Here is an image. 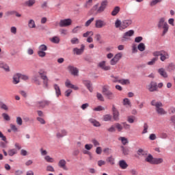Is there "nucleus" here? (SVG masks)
Returning a JSON list of instances; mask_svg holds the SVG:
<instances>
[{"mask_svg": "<svg viewBox=\"0 0 175 175\" xmlns=\"http://www.w3.org/2000/svg\"><path fill=\"white\" fill-rule=\"evenodd\" d=\"M132 20L131 19H126L122 22L120 19H117L115 22V27L116 28H119L120 31H124V29H126L128 27L132 25Z\"/></svg>", "mask_w": 175, "mask_h": 175, "instance_id": "obj_1", "label": "nucleus"}, {"mask_svg": "<svg viewBox=\"0 0 175 175\" xmlns=\"http://www.w3.org/2000/svg\"><path fill=\"white\" fill-rule=\"evenodd\" d=\"M152 106H154L156 107V111L159 113V116H165L167 112L163 109V104L161 102H157L155 100H152L150 103Z\"/></svg>", "mask_w": 175, "mask_h": 175, "instance_id": "obj_2", "label": "nucleus"}, {"mask_svg": "<svg viewBox=\"0 0 175 175\" xmlns=\"http://www.w3.org/2000/svg\"><path fill=\"white\" fill-rule=\"evenodd\" d=\"M108 5L109 1L107 0H103V1H101L100 6L99 4H96L93 6L92 10H96V13L98 14L103 13V12L106 10V8H107Z\"/></svg>", "mask_w": 175, "mask_h": 175, "instance_id": "obj_3", "label": "nucleus"}, {"mask_svg": "<svg viewBox=\"0 0 175 175\" xmlns=\"http://www.w3.org/2000/svg\"><path fill=\"white\" fill-rule=\"evenodd\" d=\"M157 27L159 29L163 28L162 36H165V35L167 33V31H169V25L165 21V18H161L159 19Z\"/></svg>", "mask_w": 175, "mask_h": 175, "instance_id": "obj_4", "label": "nucleus"}, {"mask_svg": "<svg viewBox=\"0 0 175 175\" xmlns=\"http://www.w3.org/2000/svg\"><path fill=\"white\" fill-rule=\"evenodd\" d=\"M102 92L105 98H107V99H109V100H113V99L116 98V96H114V93H113V92H111V90L109 89V86H104L103 88Z\"/></svg>", "mask_w": 175, "mask_h": 175, "instance_id": "obj_5", "label": "nucleus"}, {"mask_svg": "<svg viewBox=\"0 0 175 175\" xmlns=\"http://www.w3.org/2000/svg\"><path fill=\"white\" fill-rule=\"evenodd\" d=\"M38 75H40L41 79L43 80L44 87L47 88L49 87V78L47 77V72L43 70H40L38 72Z\"/></svg>", "mask_w": 175, "mask_h": 175, "instance_id": "obj_6", "label": "nucleus"}, {"mask_svg": "<svg viewBox=\"0 0 175 175\" xmlns=\"http://www.w3.org/2000/svg\"><path fill=\"white\" fill-rule=\"evenodd\" d=\"M122 58V53L120 52L115 55V56L110 60V65H117V63L120 59Z\"/></svg>", "mask_w": 175, "mask_h": 175, "instance_id": "obj_7", "label": "nucleus"}, {"mask_svg": "<svg viewBox=\"0 0 175 175\" xmlns=\"http://www.w3.org/2000/svg\"><path fill=\"white\" fill-rule=\"evenodd\" d=\"M59 27H61V28H64L65 27H69L70 25H72V19L70 18L62 19L59 23Z\"/></svg>", "mask_w": 175, "mask_h": 175, "instance_id": "obj_8", "label": "nucleus"}, {"mask_svg": "<svg viewBox=\"0 0 175 175\" xmlns=\"http://www.w3.org/2000/svg\"><path fill=\"white\" fill-rule=\"evenodd\" d=\"M50 105V101L47 100H42L40 101L36 102V107H39L40 109H44V107L49 106Z\"/></svg>", "mask_w": 175, "mask_h": 175, "instance_id": "obj_9", "label": "nucleus"}, {"mask_svg": "<svg viewBox=\"0 0 175 175\" xmlns=\"http://www.w3.org/2000/svg\"><path fill=\"white\" fill-rule=\"evenodd\" d=\"M148 90L150 92H154V91H158V85L156 82L152 81L148 85Z\"/></svg>", "mask_w": 175, "mask_h": 175, "instance_id": "obj_10", "label": "nucleus"}, {"mask_svg": "<svg viewBox=\"0 0 175 175\" xmlns=\"http://www.w3.org/2000/svg\"><path fill=\"white\" fill-rule=\"evenodd\" d=\"M106 25L107 23L102 19H98L95 21V27L97 29L103 28L104 27H106Z\"/></svg>", "mask_w": 175, "mask_h": 175, "instance_id": "obj_11", "label": "nucleus"}, {"mask_svg": "<svg viewBox=\"0 0 175 175\" xmlns=\"http://www.w3.org/2000/svg\"><path fill=\"white\" fill-rule=\"evenodd\" d=\"M98 66L100 69H103V70H110V69H111L110 66H106V61L99 62Z\"/></svg>", "mask_w": 175, "mask_h": 175, "instance_id": "obj_12", "label": "nucleus"}, {"mask_svg": "<svg viewBox=\"0 0 175 175\" xmlns=\"http://www.w3.org/2000/svg\"><path fill=\"white\" fill-rule=\"evenodd\" d=\"M84 49H85V46L84 44L81 45V49L79 48H74L73 53L77 55H81L82 53H84Z\"/></svg>", "mask_w": 175, "mask_h": 175, "instance_id": "obj_13", "label": "nucleus"}, {"mask_svg": "<svg viewBox=\"0 0 175 175\" xmlns=\"http://www.w3.org/2000/svg\"><path fill=\"white\" fill-rule=\"evenodd\" d=\"M134 34H135V31H133V30H129V31L125 32L123 34L122 40H128V39H129V38H131V36H133Z\"/></svg>", "mask_w": 175, "mask_h": 175, "instance_id": "obj_14", "label": "nucleus"}, {"mask_svg": "<svg viewBox=\"0 0 175 175\" xmlns=\"http://www.w3.org/2000/svg\"><path fill=\"white\" fill-rule=\"evenodd\" d=\"M68 70H70L71 75L73 76H79V69L73 66H68Z\"/></svg>", "mask_w": 175, "mask_h": 175, "instance_id": "obj_15", "label": "nucleus"}, {"mask_svg": "<svg viewBox=\"0 0 175 175\" xmlns=\"http://www.w3.org/2000/svg\"><path fill=\"white\" fill-rule=\"evenodd\" d=\"M65 85L67 87V88H72V90H75V91H77L79 90V87L72 84L69 79L66 81Z\"/></svg>", "mask_w": 175, "mask_h": 175, "instance_id": "obj_16", "label": "nucleus"}, {"mask_svg": "<svg viewBox=\"0 0 175 175\" xmlns=\"http://www.w3.org/2000/svg\"><path fill=\"white\" fill-rule=\"evenodd\" d=\"M58 166L63 170H68V167H66V161L65 159H61L59 161Z\"/></svg>", "mask_w": 175, "mask_h": 175, "instance_id": "obj_17", "label": "nucleus"}, {"mask_svg": "<svg viewBox=\"0 0 175 175\" xmlns=\"http://www.w3.org/2000/svg\"><path fill=\"white\" fill-rule=\"evenodd\" d=\"M160 59L162 62H164L166 59H169V53L167 51H162Z\"/></svg>", "mask_w": 175, "mask_h": 175, "instance_id": "obj_18", "label": "nucleus"}, {"mask_svg": "<svg viewBox=\"0 0 175 175\" xmlns=\"http://www.w3.org/2000/svg\"><path fill=\"white\" fill-rule=\"evenodd\" d=\"M20 73H16L13 75L12 77V83L14 84H18V83H20Z\"/></svg>", "mask_w": 175, "mask_h": 175, "instance_id": "obj_19", "label": "nucleus"}, {"mask_svg": "<svg viewBox=\"0 0 175 175\" xmlns=\"http://www.w3.org/2000/svg\"><path fill=\"white\" fill-rule=\"evenodd\" d=\"M157 72L160 76L162 77H164V79H167V72H166V70H165V68H161L157 70Z\"/></svg>", "mask_w": 175, "mask_h": 175, "instance_id": "obj_20", "label": "nucleus"}, {"mask_svg": "<svg viewBox=\"0 0 175 175\" xmlns=\"http://www.w3.org/2000/svg\"><path fill=\"white\" fill-rule=\"evenodd\" d=\"M0 68L6 72H10V67L3 61H0Z\"/></svg>", "mask_w": 175, "mask_h": 175, "instance_id": "obj_21", "label": "nucleus"}, {"mask_svg": "<svg viewBox=\"0 0 175 175\" xmlns=\"http://www.w3.org/2000/svg\"><path fill=\"white\" fill-rule=\"evenodd\" d=\"M112 111H113V120H115V121H118V120H119L118 117H120V113L116 109L115 107H113Z\"/></svg>", "mask_w": 175, "mask_h": 175, "instance_id": "obj_22", "label": "nucleus"}, {"mask_svg": "<svg viewBox=\"0 0 175 175\" xmlns=\"http://www.w3.org/2000/svg\"><path fill=\"white\" fill-rule=\"evenodd\" d=\"M120 10H121V8H120V6H116L111 12V16H116L118 13H120Z\"/></svg>", "mask_w": 175, "mask_h": 175, "instance_id": "obj_23", "label": "nucleus"}, {"mask_svg": "<svg viewBox=\"0 0 175 175\" xmlns=\"http://www.w3.org/2000/svg\"><path fill=\"white\" fill-rule=\"evenodd\" d=\"M89 122H90V124H92L94 126H100V123L94 118L89 119Z\"/></svg>", "mask_w": 175, "mask_h": 175, "instance_id": "obj_24", "label": "nucleus"}, {"mask_svg": "<svg viewBox=\"0 0 175 175\" xmlns=\"http://www.w3.org/2000/svg\"><path fill=\"white\" fill-rule=\"evenodd\" d=\"M36 3V0H28L25 2V6H27L28 8H32L33 5Z\"/></svg>", "mask_w": 175, "mask_h": 175, "instance_id": "obj_25", "label": "nucleus"}, {"mask_svg": "<svg viewBox=\"0 0 175 175\" xmlns=\"http://www.w3.org/2000/svg\"><path fill=\"white\" fill-rule=\"evenodd\" d=\"M119 166L121 169L125 170L128 167V163L124 160H120L119 161Z\"/></svg>", "mask_w": 175, "mask_h": 175, "instance_id": "obj_26", "label": "nucleus"}, {"mask_svg": "<svg viewBox=\"0 0 175 175\" xmlns=\"http://www.w3.org/2000/svg\"><path fill=\"white\" fill-rule=\"evenodd\" d=\"M53 88L55 91V94H56L57 96L58 97V96H61V88H59V86L57 84H54Z\"/></svg>", "mask_w": 175, "mask_h": 175, "instance_id": "obj_27", "label": "nucleus"}, {"mask_svg": "<svg viewBox=\"0 0 175 175\" xmlns=\"http://www.w3.org/2000/svg\"><path fill=\"white\" fill-rule=\"evenodd\" d=\"M83 84L87 87L88 90H89L90 92H92V85L91 84V81H83Z\"/></svg>", "mask_w": 175, "mask_h": 175, "instance_id": "obj_28", "label": "nucleus"}, {"mask_svg": "<svg viewBox=\"0 0 175 175\" xmlns=\"http://www.w3.org/2000/svg\"><path fill=\"white\" fill-rule=\"evenodd\" d=\"M68 135V133L65 130H62L59 133H57V137L58 139H60V137H64V136H66Z\"/></svg>", "mask_w": 175, "mask_h": 175, "instance_id": "obj_29", "label": "nucleus"}, {"mask_svg": "<svg viewBox=\"0 0 175 175\" xmlns=\"http://www.w3.org/2000/svg\"><path fill=\"white\" fill-rule=\"evenodd\" d=\"M146 162H148L151 165H153L154 163V157L151 154H148V157L145 159Z\"/></svg>", "mask_w": 175, "mask_h": 175, "instance_id": "obj_30", "label": "nucleus"}, {"mask_svg": "<svg viewBox=\"0 0 175 175\" xmlns=\"http://www.w3.org/2000/svg\"><path fill=\"white\" fill-rule=\"evenodd\" d=\"M33 80L37 85H40L42 84V81H40V77L38 75L33 77Z\"/></svg>", "mask_w": 175, "mask_h": 175, "instance_id": "obj_31", "label": "nucleus"}, {"mask_svg": "<svg viewBox=\"0 0 175 175\" xmlns=\"http://www.w3.org/2000/svg\"><path fill=\"white\" fill-rule=\"evenodd\" d=\"M28 27L29 28H36V24H35V21H33V19H30L28 21Z\"/></svg>", "mask_w": 175, "mask_h": 175, "instance_id": "obj_32", "label": "nucleus"}, {"mask_svg": "<svg viewBox=\"0 0 175 175\" xmlns=\"http://www.w3.org/2000/svg\"><path fill=\"white\" fill-rule=\"evenodd\" d=\"M120 84H122V85H126L131 84V81L129 79H120L119 81Z\"/></svg>", "mask_w": 175, "mask_h": 175, "instance_id": "obj_33", "label": "nucleus"}, {"mask_svg": "<svg viewBox=\"0 0 175 175\" xmlns=\"http://www.w3.org/2000/svg\"><path fill=\"white\" fill-rule=\"evenodd\" d=\"M162 162H163V159L162 158L153 159V165H159V163H162Z\"/></svg>", "mask_w": 175, "mask_h": 175, "instance_id": "obj_34", "label": "nucleus"}, {"mask_svg": "<svg viewBox=\"0 0 175 175\" xmlns=\"http://www.w3.org/2000/svg\"><path fill=\"white\" fill-rule=\"evenodd\" d=\"M107 131L109 133H114V132H116V124L111 125L110 127L107 129Z\"/></svg>", "mask_w": 175, "mask_h": 175, "instance_id": "obj_35", "label": "nucleus"}, {"mask_svg": "<svg viewBox=\"0 0 175 175\" xmlns=\"http://www.w3.org/2000/svg\"><path fill=\"white\" fill-rule=\"evenodd\" d=\"M83 6L85 9H90L92 6V0H88Z\"/></svg>", "mask_w": 175, "mask_h": 175, "instance_id": "obj_36", "label": "nucleus"}, {"mask_svg": "<svg viewBox=\"0 0 175 175\" xmlns=\"http://www.w3.org/2000/svg\"><path fill=\"white\" fill-rule=\"evenodd\" d=\"M137 49L139 51H144V50H146V45L144 43L141 42L138 44Z\"/></svg>", "mask_w": 175, "mask_h": 175, "instance_id": "obj_37", "label": "nucleus"}, {"mask_svg": "<svg viewBox=\"0 0 175 175\" xmlns=\"http://www.w3.org/2000/svg\"><path fill=\"white\" fill-rule=\"evenodd\" d=\"M94 20H95V18H94V17L90 18L89 20H88L85 23V27H90V25H91V24H92V23H94Z\"/></svg>", "mask_w": 175, "mask_h": 175, "instance_id": "obj_38", "label": "nucleus"}, {"mask_svg": "<svg viewBox=\"0 0 175 175\" xmlns=\"http://www.w3.org/2000/svg\"><path fill=\"white\" fill-rule=\"evenodd\" d=\"M90 36H94V31H86L83 34V38H90Z\"/></svg>", "mask_w": 175, "mask_h": 175, "instance_id": "obj_39", "label": "nucleus"}, {"mask_svg": "<svg viewBox=\"0 0 175 175\" xmlns=\"http://www.w3.org/2000/svg\"><path fill=\"white\" fill-rule=\"evenodd\" d=\"M96 98L98 100H100V102H105V97H103V95H102V94L97 92Z\"/></svg>", "mask_w": 175, "mask_h": 175, "instance_id": "obj_40", "label": "nucleus"}, {"mask_svg": "<svg viewBox=\"0 0 175 175\" xmlns=\"http://www.w3.org/2000/svg\"><path fill=\"white\" fill-rule=\"evenodd\" d=\"M119 140H121L122 144L125 146L126 144H128L129 142L128 141V139H126L125 137H120Z\"/></svg>", "mask_w": 175, "mask_h": 175, "instance_id": "obj_41", "label": "nucleus"}, {"mask_svg": "<svg viewBox=\"0 0 175 175\" xmlns=\"http://www.w3.org/2000/svg\"><path fill=\"white\" fill-rule=\"evenodd\" d=\"M71 44H79L80 43V40L77 38H72L70 40Z\"/></svg>", "mask_w": 175, "mask_h": 175, "instance_id": "obj_42", "label": "nucleus"}, {"mask_svg": "<svg viewBox=\"0 0 175 175\" xmlns=\"http://www.w3.org/2000/svg\"><path fill=\"white\" fill-rule=\"evenodd\" d=\"M115 128H116V129H117L118 131V132H121V131H122V129H124V127L120 123H116Z\"/></svg>", "mask_w": 175, "mask_h": 175, "instance_id": "obj_43", "label": "nucleus"}, {"mask_svg": "<svg viewBox=\"0 0 175 175\" xmlns=\"http://www.w3.org/2000/svg\"><path fill=\"white\" fill-rule=\"evenodd\" d=\"M45 161H46L47 162H49V163H54L55 160L54 159H53L52 157H51L50 156L47 155L44 157Z\"/></svg>", "mask_w": 175, "mask_h": 175, "instance_id": "obj_44", "label": "nucleus"}, {"mask_svg": "<svg viewBox=\"0 0 175 175\" xmlns=\"http://www.w3.org/2000/svg\"><path fill=\"white\" fill-rule=\"evenodd\" d=\"M17 154V150L16 149H11L8 150V155L10 157H13V155H16Z\"/></svg>", "mask_w": 175, "mask_h": 175, "instance_id": "obj_45", "label": "nucleus"}, {"mask_svg": "<svg viewBox=\"0 0 175 175\" xmlns=\"http://www.w3.org/2000/svg\"><path fill=\"white\" fill-rule=\"evenodd\" d=\"M51 41L52 42V43H55L57 44L59 43V37H58V36L53 37L51 38Z\"/></svg>", "mask_w": 175, "mask_h": 175, "instance_id": "obj_46", "label": "nucleus"}, {"mask_svg": "<svg viewBox=\"0 0 175 175\" xmlns=\"http://www.w3.org/2000/svg\"><path fill=\"white\" fill-rule=\"evenodd\" d=\"M103 121H111V115H109V114L105 115L103 117Z\"/></svg>", "mask_w": 175, "mask_h": 175, "instance_id": "obj_47", "label": "nucleus"}, {"mask_svg": "<svg viewBox=\"0 0 175 175\" xmlns=\"http://www.w3.org/2000/svg\"><path fill=\"white\" fill-rule=\"evenodd\" d=\"M162 0H152L150 3V6H155L157 3H161Z\"/></svg>", "mask_w": 175, "mask_h": 175, "instance_id": "obj_48", "label": "nucleus"}, {"mask_svg": "<svg viewBox=\"0 0 175 175\" xmlns=\"http://www.w3.org/2000/svg\"><path fill=\"white\" fill-rule=\"evenodd\" d=\"M107 162H108V163H110V165H114V158H113V157H108L107 159Z\"/></svg>", "mask_w": 175, "mask_h": 175, "instance_id": "obj_49", "label": "nucleus"}, {"mask_svg": "<svg viewBox=\"0 0 175 175\" xmlns=\"http://www.w3.org/2000/svg\"><path fill=\"white\" fill-rule=\"evenodd\" d=\"M156 61H158V57H154L153 59H151V61L148 62L147 64L149 66H152L155 64Z\"/></svg>", "mask_w": 175, "mask_h": 175, "instance_id": "obj_50", "label": "nucleus"}, {"mask_svg": "<svg viewBox=\"0 0 175 175\" xmlns=\"http://www.w3.org/2000/svg\"><path fill=\"white\" fill-rule=\"evenodd\" d=\"M148 124L147 123H145L144 124V130L142 131V134L144 135V133H147L148 131Z\"/></svg>", "mask_w": 175, "mask_h": 175, "instance_id": "obj_51", "label": "nucleus"}, {"mask_svg": "<svg viewBox=\"0 0 175 175\" xmlns=\"http://www.w3.org/2000/svg\"><path fill=\"white\" fill-rule=\"evenodd\" d=\"M39 51H46L47 50V46L44 45V44H42L39 46Z\"/></svg>", "mask_w": 175, "mask_h": 175, "instance_id": "obj_52", "label": "nucleus"}, {"mask_svg": "<svg viewBox=\"0 0 175 175\" xmlns=\"http://www.w3.org/2000/svg\"><path fill=\"white\" fill-rule=\"evenodd\" d=\"M94 111H102L103 110H105V107L102 106H98L93 109Z\"/></svg>", "mask_w": 175, "mask_h": 175, "instance_id": "obj_53", "label": "nucleus"}, {"mask_svg": "<svg viewBox=\"0 0 175 175\" xmlns=\"http://www.w3.org/2000/svg\"><path fill=\"white\" fill-rule=\"evenodd\" d=\"M135 120H136V117L135 116H130L128 118V122L130 124H133L135 122Z\"/></svg>", "mask_w": 175, "mask_h": 175, "instance_id": "obj_54", "label": "nucleus"}, {"mask_svg": "<svg viewBox=\"0 0 175 175\" xmlns=\"http://www.w3.org/2000/svg\"><path fill=\"white\" fill-rule=\"evenodd\" d=\"M38 55H39V57H40L41 58H43L44 57H46V52L43 51H38Z\"/></svg>", "mask_w": 175, "mask_h": 175, "instance_id": "obj_55", "label": "nucleus"}, {"mask_svg": "<svg viewBox=\"0 0 175 175\" xmlns=\"http://www.w3.org/2000/svg\"><path fill=\"white\" fill-rule=\"evenodd\" d=\"M79 29H81V26H77L72 30V33H77V32H79Z\"/></svg>", "mask_w": 175, "mask_h": 175, "instance_id": "obj_56", "label": "nucleus"}, {"mask_svg": "<svg viewBox=\"0 0 175 175\" xmlns=\"http://www.w3.org/2000/svg\"><path fill=\"white\" fill-rule=\"evenodd\" d=\"M16 124L19 126L23 125V119L21 118V117L16 118Z\"/></svg>", "mask_w": 175, "mask_h": 175, "instance_id": "obj_57", "label": "nucleus"}, {"mask_svg": "<svg viewBox=\"0 0 175 175\" xmlns=\"http://www.w3.org/2000/svg\"><path fill=\"white\" fill-rule=\"evenodd\" d=\"M92 143L94 144V147H98V146H100L99 142L95 139L92 140Z\"/></svg>", "mask_w": 175, "mask_h": 175, "instance_id": "obj_58", "label": "nucleus"}, {"mask_svg": "<svg viewBox=\"0 0 175 175\" xmlns=\"http://www.w3.org/2000/svg\"><path fill=\"white\" fill-rule=\"evenodd\" d=\"M2 117L4 118L5 121H10V116H9L8 113H3Z\"/></svg>", "mask_w": 175, "mask_h": 175, "instance_id": "obj_59", "label": "nucleus"}, {"mask_svg": "<svg viewBox=\"0 0 175 175\" xmlns=\"http://www.w3.org/2000/svg\"><path fill=\"white\" fill-rule=\"evenodd\" d=\"M46 172H55V170H54V167L52 165H47L46 166Z\"/></svg>", "mask_w": 175, "mask_h": 175, "instance_id": "obj_60", "label": "nucleus"}, {"mask_svg": "<svg viewBox=\"0 0 175 175\" xmlns=\"http://www.w3.org/2000/svg\"><path fill=\"white\" fill-rule=\"evenodd\" d=\"M113 83H120V79L118 77L111 76Z\"/></svg>", "mask_w": 175, "mask_h": 175, "instance_id": "obj_61", "label": "nucleus"}, {"mask_svg": "<svg viewBox=\"0 0 175 175\" xmlns=\"http://www.w3.org/2000/svg\"><path fill=\"white\" fill-rule=\"evenodd\" d=\"M36 120L37 121H39L42 125H44V124H46V121L44 120V119L41 117H38Z\"/></svg>", "mask_w": 175, "mask_h": 175, "instance_id": "obj_62", "label": "nucleus"}, {"mask_svg": "<svg viewBox=\"0 0 175 175\" xmlns=\"http://www.w3.org/2000/svg\"><path fill=\"white\" fill-rule=\"evenodd\" d=\"M153 56L154 57H161V55L162 54V51H154L153 52Z\"/></svg>", "mask_w": 175, "mask_h": 175, "instance_id": "obj_63", "label": "nucleus"}, {"mask_svg": "<svg viewBox=\"0 0 175 175\" xmlns=\"http://www.w3.org/2000/svg\"><path fill=\"white\" fill-rule=\"evenodd\" d=\"M168 69H169V70H174V69H175L174 64H173V63L170 64L168 66Z\"/></svg>", "mask_w": 175, "mask_h": 175, "instance_id": "obj_64", "label": "nucleus"}]
</instances>
